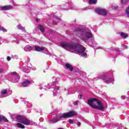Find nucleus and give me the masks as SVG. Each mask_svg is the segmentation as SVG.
Returning <instances> with one entry per match:
<instances>
[{"label": "nucleus", "instance_id": "nucleus-1", "mask_svg": "<svg viewBox=\"0 0 129 129\" xmlns=\"http://www.w3.org/2000/svg\"><path fill=\"white\" fill-rule=\"evenodd\" d=\"M59 47H61V48H63L68 51H70V52H72L76 54H79V55L82 57H87V53L85 50V47L81 44H74L67 42H63L59 44Z\"/></svg>", "mask_w": 129, "mask_h": 129}, {"label": "nucleus", "instance_id": "nucleus-2", "mask_svg": "<svg viewBox=\"0 0 129 129\" xmlns=\"http://www.w3.org/2000/svg\"><path fill=\"white\" fill-rule=\"evenodd\" d=\"M75 33H78V38L84 42V43H88L93 47V43L94 42V36L90 31V29H80L79 28H76Z\"/></svg>", "mask_w": 129, "mask_h": 129}, {"label": "nucleus", "instance_id": "nucleus-3", "mask_svg": "<svg viewBox=\"0 0 129 129\" xmlns=\"http://www.w3.org/2000/svg\"><path fill=\"white\" fill-rule=\"evenodd\" d=\"M88 104L95 109H99L100 110H104V105L100 101L97 99H91L88 100Z\"/></svg>", "mask_w": 129, "mask_h": 129}, {"label": "nucleus", "instance_id": "nucleus-4", "mask_svg": "<svg viewBox=\"0 0 129 129\" xmlns=\"http://www.w3.org/2000/svg\"><path fill=\"white\" fill-rule=\"evenodd\" d=\"M76 114H77V113L74 111H70L67 113H64L61 115L58 116L57 118H52L50 119L49 121L50 123H56V122L60 121L62 118L71 117L72 116H74V115H76Z\"/></svg>", "mask_w": 129, "mask_h": 129}, {"label": "nucleus", "instance_id": "nucleus-5", "mask_svg": "<svg viewBox=\"0 0 129 129\" xmlns=\"http://www.w3.org/2000/svg\"><path fill=\"white\" fill-rule=\"evenodd\" d=\"M16 118L18 121V122H20L21 123H23L25 124V125H30L31 124V122L26 117H22L20 115L17 116Z\"/></svg>", "mask_w": 129, "mask_h": 129}, {"label": "nucleus", "instance_id": "nucleus-6", "mask_svg": "<svg viewBox=\"0 0 129 129\" xmlns=\"http://www.w3.org/2000/svg\"><path fill=\"white\" fill-rule=\"evenodd\" d=\"M99 79H102L107 84L111 83L113 81V79H109L108 77L104 75H100L98 77L94 78V80L96 81V80H98Z\"/></svg>", "mask_w": 129, "mask_h": 129}, {"label": "nucleus", "instance_id": "nucleus-7", "mask_svg": "<svg viewBox=\"0 0 129 129\" xmlns=\"http://www.w3.org/2000/svg\"><path fill=\"white\" fill-rule=\"evenodd\" d=\"M33 48L35 49V51H37V52H43V53H45V54H47V55H49L50 54V52H49V50L47 49L45 47H39V46H33Z\"/></svg>", "mask_w": 129, "mask_h": 129}, {"label": "nucleus", "instance_id": "nucleus-8", "mask_svg": "<svg viewBox=\"0 0 129 129\" xmlns=\"http://www.w3.org/2000/svg\"><path fill=\"white\" fill-rule=\"evenodd\" d=\"M11 75L12 76V82L13 83H17L19 82L20 80V76H19V74L17 73V72H12L11 73Z\"/></svg>", "mask_w": 129, "mask_h": 129}, {"label": "nucleus", "instance_id": "nucleus-9", "mask_svg": "<svg viewBox=\"0 0 129 129\" xmlns=\"http://www.w3.org/2000/svg\"><path fill=\"white\" fill-rule=\"evenodd\" d=\"M108 11L104 9H97L96 12L99 15H102V16H106Z\"/></svg>", "mask_w": 129, "mask_h": 129}, {"label": "nucleus", "instance_id": "nucleus-10", "mask_svg": "<svg viewBox=\"0 0 129 129\" xmlns=\"http://www.w3.org/2000/svg\"><path fill=\"white\" fill-rule=\"evenodd\" d=\"M59 80H60V79L59 78H56V81L52 82L51 84V83H49V84H48L47 87L43 86V89H45V90H48V89H50V87H52V86H54V85H55V83L59 82Z\"/></svg>", "mask_w": 129, "mask_h": 129}, {"label": "nucleus", "instance_id": "nucleus-11", "mask_svg": "<svg viewBox=\"0 0 129 129\" xmlns=\"http://www.w3.org/2000/svg\"><path fill=\"white\" fill-rule=\"evenodd\" d=\"M12 9L13 6L11 5H7L0 7V11H9V10H12Z\"/></svg>", "mask_w": 129, "mask_h": 129}, {"label": "nucleus", "instance_id": "nucleus-12", "mask_svg": "<svg viewBox=\"0 0 129 129\" xmlns=\"http://www.w3.org/2000/svg\"><path fill=\"white\" fill-rule=\"evenodd\" d=\"M10 42L12 43H16L17 44H19V41L17 39V38L15 37L14 35H12L10 37Z\"/></svg>", "mask_w": 129, "mask_h": 129}, {"label": "nucleus", "instance_id": "nucleus-13", "mask_svg": "<svg viewBox=\"0 0 129 129\" xmlns=\"http://www.w3.org/2000/svg\"><path fill=\"white\" fill-rule=\"evenodd\" d=\"M30 84L31 81L28 80L24 81V82L22 83V86H23V87H27V86H29V85H30Z\"/></svg>", "mask_w": 129, "mask_h": 129}, {"label": "nucleus", "instance_id": "nucleus-14", "mask_svg": "<svg viewBox=\"0 0 129 129\" xmlns=\"http://www.w3.org/2000/svg\"><path fill=\"white\" fill-rule=\"evenodd\" d=\"M9 93V90H3L1 91V98H3V97H7V96H5V94H8Z\"/></svg>", "mask_w": 129, "mask_h": 129}, {"label": "nucleus", "instance_id": "nucleus-15", "mask_svg": "<svg viewBox=\"0 0 129 129\" xmlns=\"http://www.w3.org/2000/svg\"><path fill=\"white\" fill-rule=\"evenodd\" d=\"M24 51H25V52H29L33 50V47H32V46H30L29 45H27L25 46V47L24 48Z\"/></svg>", "mask_w": 129, "mask_h": 129}, {"label": "nucleus", "instance_id": "nucleus-16", "mask_svg": "<svg viewBox=\"0 0 129 129\" xmlns=\"http://www.w3.org/2000/svg\"><path fill=\"white\" fill-rule=\"evenodd\" d=\"M15 126H16V127H18V128H25V125H24L23 124L20 123H17L16 124H15Z\"/></svg>", "mask_w": 129, "mask_h": 129}, {"label": "nucleus", "instance_id": "nucleus-17", "mask_svg": "<svg viewBox=\"0 0 129 129\" xmlns=\"http://www.w3.org/2000/svg\"><path fill=\"white\" fill-rule=\"evenodd\" d=\"M17 29L19 30H22V32H24V33H26V29H25V27L22 26L21 24H19L17 26Z\"/></svg>", "mask_w": 129, "mask_h": 129}, {"label": "nucleus", "instance_id": "nucleus-18", "mask_svg": "<svg viewBox=\"0 0 129 129\" xmlns=\"http://www.w3.org/2000/svg\"><path fill=\"white\" fill-rule=\"evenodd\" d=\"M66 68L68 70H70V71H73V67L68 63L66 64Z\"/></svg>", "mask_w": 129, "mask_h": 129}, {"label": "nucleus", "instance_id": "nucleus-19", "mask_svg": "<svg viewBox=\"0 0 129 129\" xmlns=\"http://www.w3.org/2000/svg\"><path fill=\"white\" fill-rule=\"evenodd\" d=\"M59 87L58 86H56L54 87V92H53V96H55L56 95V93L55 92H57V91H59Z\"/></svg>", "mask_w": 129, "mask_h": 129}, {"label": "nucleus", "instance_id": "nucleus-20", "mask_svg": "<svg viewBox=\"0 0 129 129\" xmlns=\"http://www.w3.org/2000/svg\"><path fill=\"white\" fill-rule=\"evenodd\" d=\"M23 71L25 73H30V67L26 66Z\"/></svg>", "mask_w": 129, "mask_h": 129}, {"label": "nucleus", "instance_id": "nucleus-21", "mask_svg": "<svg viewBox=\"0 0 129 129\" xmlns=\"http://www.w3.org/2000/svg\"><path fill=\"white\" fill-rule=\"evenodd\" d=\"M97 3V0H89L90 5H95Z\"/></svg>", "mask_w": 129, "mask_h": 129}, {"label": "nucleus", "instance_id": "nucleus-22", "mask_svg": "<svg viewBox=\"0 0 129 129\" xmlns=\"http://www.w3.org/2000/svg\"><path fill=\"white\" fill-rule=\"evenodd\" d=\"M120 36L121 37H122V38H124V39H126V38H127L128 37L127 34L123 32H121L120 33Z\"/></svg>", "mask_w": 129, "mask_h": 129}, {"label": "nucleus", "instance_id": "nucleus-23", "mask_svg": "<svg viewBox=\"0 0 129 129\" xmlns=\"http://www.w3.org/2000/svg\"><path fill=\"white\" fill-rule=\"evenodd\" d=\"M128 3V0H121V5L124 6L126 3Z\"/></svg>", "mask_w": 129, "mask_h": 129}, {"label": "nucleus", "instance_id": "nucleus-24", "mask_svg": "<svg viewBox=\"0 0 129 129\" xmlns=\"http://www.w3.org/2000/svg\"><path fill=\"white\" fill-rule=\"evenodd\" d=\"M38 28L39 29L40 31H41V32H44V31H45V29L41 25H38Z\"/></svg>", "mask_w": 129, "mask_h": 129}, {"label": "nucleus", "instance_id": "nucleus-25", "mask_svg": "<svg viewBox=\"0 0 129 129\" xmlns=\"http://www.w3.org/2000/svg\"><path fill=\"white\" fill-rule=\"evenodd\" d=\"M113 127H114V125H113L112 124H109V125H107V128L112 129Z\"/></svg>", "mask_w": 129, "mask_h": 129}, {"label": "nucleus", "instance_id": "nucleus-26", "mask_svg": "<svg viewBox=\"0 0 129 129\" xmlns=\"http://www.w3.org/2000/svg\"><path fill=\"white\" fill-rule=\"evenodd\" d=\"M122 127H123V128H124V129H126V127H125V128H124V127H123V126H122V124H120L118 125L117 129H122Z\"/></svg>", "mask_w": 129, "mask_h": 129}, {"label": "nucleus", "instance_id": "nucleus-27", "mask_svg": "<svg viewBox=\"0 0 129 129\" xmlns=\"http://www.w3.org/2000/svg\"><path fill=\"white\" fill-rule=\"evenodd\" d=\"M3 43H5V44H7V43H9V41L7 39H4L3 40Z\"/></svg>", "mask_w": 129, "mask_h": 129}, {"label": "nucleus", "instance_id": "nucleus-28", "mask_svg": "<svg viewBox=\"0 0 129 129\" xmlns=\"http://www.w3.org/2000/svg\"><path fill=\"white\" fill-rule=\"evenodd\" d=\"M3 120H4L5 122H8V119H7L5 116H3Z\"/></svg>", "mask_w": 129, "mask_h": 129}, {"label": "nucleus", "instance_id": "nucleus-29", "mask_svg": "<svg viewBox=\"0 0 129 129\" xmlns=\"http://www.w3.org/2000/svg\"><path fill=\"white\" fill-rule=\"evenodd\" d=\"M68 121L70 123H71L72 124H73V123L74 122V121L71 119H69Z\"/></svg>", "mask_w": 129, "mask_h": 129}, {"label": "nucleus", "instance_id": "nucleus-30", "mask_svg": "<svg viewBox=\"0 0 129 129\" xmlns=\"http://www.w3.org/2000/svg\"><path fill=\"white\" fill-rule=\"evenodd\" d=\"M1 31H3V32H8V30L3 27H1Z\"/></svg>", "mask_w": 129, "mask_h": 129}, {"label": "nucleus", "instance_id": "nucleus-31", "mask_svg": "<svg viewBox=\"0 0 129 129\" xmlns=\"http://www.w3.org/2000/svg\"><path fill=\"white\" fill-rule=\"evenodd\" d=\"M79 103V101L77 100L75 102H74V105H78V104Z\"/></svg>", "mask_w": 129, "mask_h": 129}, {"label": "nucleus", "instance_id": "nucleus-32", "mask_svg": "<svg viewBox=\"0 0 129 129\" xmlns=\"http://www.w3.org/2000/svg\"><path fill=\"white\" fill-rule=\"evenodd\" d=\"M93 29H93L94 32H96L97 30V28L96 27V26H93Z\"/></svg>", "mask_w": 129, "mask_h": 129}, {"label": "nucleus", "instance_id": "nucleus-33", "mask_svg": "<svg viewBox=\"0 0 129 129\" xmlns=\"http://www.w3.org/2000/svg\"><path fill=\"white\" fill-rule=\"evenodd\" d=\"M84 122H85L86 123H87V124H89V121L87 120H84Z\"/></svg>", "mask_w": 129, "mask_h": 129}, {"label": "nucleus", "instance_id": "nucleus-34", "mask_svg": "<svg viewBox=\"0 0 129 129\" xmlns=\"http://www.w3.org/2000/svg\"><path fill=\"white\" fill-rule=\"evenodd\" d=\"M4 116H0V121H2Z\"/></svg>", "mask_w": 129, "mask_h": 129}, {"label": "nucleus", "instance_id": "nucleus-35", "mask_svg": "<svg viewBox=\"0 0 129 129\" xmlns=\"http://www.w3.org/2000/svg\"><path fill=\"white\" fill-rule=\"evenodd\" d=\"M114 50H115V51H116L117 52H118V51H119V49L118 48H114Z\"/></svg>", "mask_w": 129, "mask_h": 129}, {"label": "nucleus", "instance_id": "nucleus-36", "mask_svg": "<svg viewBox=\"0 0 129 129\" xmlns=\"http://www.w3.org/2000/svg\"><path fill=\"white\" fill-rule=\"evenodd\" d=\"M81 125V122H78L77 123V126H80Z\"/></svg>", "mask_w": 129, "mask_h": 129}, {"label": "nucleus", "instance_id": "nucleus-37", "mask_svg": "<svg viewBox=\"0 0 129 129\" xmlns=\"http://www.w3.org/2000/svg\"><path fill=\"white\" fill-rule=\"evenodd\" d=\"M7 59V61H11V57L8 56Z\"/></svg>", "mask_w": 129, "mask_h": 129}, {"label": "nucleus", "instance_id": "nucleus-38", "mask_svg": "<svg viewBox=\"0 0 129 129\" xmlns=\"http://www.w3.org/2000/svg\"><path fill=\"white\" fill-rule=\"evenodd\" d=\"M4 72V69H0V73H3Z\"/></svg>", "mask_w": 129, "mask_h": 129}, {"label": "nucleus", "instance_id": "nucleus-39", "mask_svg": "<svg viewBox=\"0 0 129 129\" xmlns=\"http://www.w3.org/2000/svg\"><path fill=\"white\" fill-rule=\"evenodd\" d=\"M121 99H125V96H121Z\"/></svg>", "mask_w": 129, "mask_h": 129}, {"label": "nucleus", "instance_id": "nucleus-40", "mask_svg": "<svg viewBox=\"0 0 129 129\" xmlns=\"http://www.w3.org/2000/svg\"><path fill=\"white\" fill-rule=\"evenodd\" d=\"M82 97V95H79L78 96V98H79V99H81Z\"/></svg>", "mask_w": 129, "mask_h": 129}, {"label": "nucleus", "instance_id": "nucleus-41", "mask_svg": "<svg viewBox=\"0 0 129 129\" xmlns=\"http://www.w3.org/2000/svg\"><path fill=\"white\" fill-rule=\"evenodd\" d=\"M56 20H57V21H60V20H61V19H60V18H59V17H56Z\"/></svg>", "mask_w": 129, "mask_h": 129}, {"label": "nucleus", "instance_id": "nucleus-42", "mask_svg": "<svg viewBox=\"0 0 129 129\" xmlns=\"http://www.w3.org/2000/svg\"><path fill=\"white\" fill-rule=\"evenodd\" d=\"M124 49H127V46L124 45Z\"/></svg>", "mask_w": 129, "mask_h": 129}, {"label": "nucleus", "instance_id": "nucleus-43", "mask_svg": "<svg viewBox=\"0 0 129 129\" xmlns=\"http://www.w3.org/2000/svg\"><path fill=\"white\" fill-rule=\"evenodd\" d=\"M39 21H40V19L37 18V19H36V22H37V23H38Z\"/></svg>", "mask_w": 129, "mask_h": 129}, {"label": "nucleus", "instance_id": "nucleus-44", "mask_svg": "<svg viewBox=\"0 0 129 129\" xmlns=\"http://www.w3.org/2000/svg\"><path fill=\"white\" fill-rule=\"evenodd\" d=\"M41 119H43L42 118H40V120L41 121H43V120H41Z\"/></svg>", "mask_w": 129, "mask_h": 129}, {"label": "nucleus", "instance_id": "nucleus-45", "mask_svg": "<svg viewBox=\"0 0 129 129\" xmlns=\"http://www.w3.org/2000/svg\"><path fill=\"white\" fill-rule=\"evenodd\" d=\"M2 44V41L0 40V45Z\"/></svg>", "mask_w": 129, "mask_h": 129}, {"label": "nucleus", "instance_id": "nucleus-46", "mask_svg": "<svg viewBox=\"0 0 129 129\" xmlns=\"http://www.w3.org/2000/svg\"><path fill=\"white\" fill-rule=\"evenodd\" d=\"M71 10H74V8H71Z\"/></svg>", "mask_w": 129, "mask_h": 129}, {"label": "nucleus", "instance_id": "nucleus-47", "mask_svg": "<svg viewBox=\"0 0 129 129\" xmlns=\"http://www.w3.org/2000/svg\"><path fill=\"white\" fill-rule=\"evenodd\" d=\"M2 27H0V31H1Z\"/></svg>", "mask_w": 129, "mask_h": 129}, {"label": "nucleus", "instance_id": "nucleus-48", "mask_svg": "<svg viewBox=\"0 0 129 129\" xmlns=\"http://www.w3.org/2000/svg\"><path fill=\"white\" fill-rule=\"evenodd\" d=\"M93 127V128H94L93 127Z\"/></svg>", "mask_w": 129, "mask_h": 129}, {"label": "nucleus", "instance_id": "nucleus-49", "mask_svg": "<svg viewBox=\"0 0 129 129\" xmlns=\"http://www.w3.org/2000/svg\"><path fill=\"white\" fill-rule=\"evenodd\" d=\"M93 127V128H94L93 127Z\"/></svg>", "mask_w": 129, "mask_h": 129}, {"label": "nucleus", "instance_id": "nucleus-50", "mask_svg": "<svg viewBox=\"0 0 129 129\" xmlns=\"http://www.w3.org/2000/svg\"><path fill=\"white\" fill-rule=\"evenodd\" d=\"M93 127V128H94L93 127Z\"/></svg>", "mask_w": 129, "mask_h": 129}]
</instances>
